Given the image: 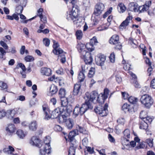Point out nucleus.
Here are the masks:
<instances>
[{"label": "nucleus", "mask_w": 155, "mask_h": 155, "mask_svg": "<svg viewBox=\"0 0 155 155\" xmlns=\"http://www.w3.org/2000/svg\"><path fill=\"white\" fill-rule=\"evenodd\" d=\"M24 59L26 62H31L34 61L35 58L32 56L28 55L25 56Z\"/></svg>", "instance_id": "45"}, {"label": "nucleus", "mask_w": 155, "mask_h": 155, "mask_svg": "<svg viewBox=\"0 0 155 155\" xmlns=\"http://www.w3.org/2000/svg\"><path fill=\"white\" fill-rule=\"evenodd\" d=\"M128 8L130 11L136 12V6L134 2L130 3L129 5Z\"/></svg>", "instance_id": "41"}, {"label": "nucleus", "mask_w": 155, "mask_h": 155, "mask_svg": "<svg viewBox=\"0 0 155 155\" xmlns=\"http://www.w3.org/2000/svg\"><path fill=\"white\" fill-rule=\"evenodd\" d=\"M50 140L45 137L44 143H41L40 140L36 136L32 137L30 140V143L33 145L39 148L43 147V149H40V155H45L46 153L49 154L51 151V148L50 145Z\"/></svg>", "instance_id": "1"}, {"label": "nucleus", "mask_w": 155, "mask_h": 155, "mask_svg": "<svg viewBox=\"0 0 155 155\" xmlns=\"http://www.w3.org/2000/svg\"><path fill=\"white\" fill-rule=\"evenodd\" d=\"M134 40L133 38L130 37L129 38L128 40V44L132 46L135 45V44L134 42Z\"/></svg>", "instance_id": "56"}, {"label": "nucleus", "mask_w": 155, "mask_h": 155, "mask_svg": "<svg viewBox=\"0 0 155 155\" xmlns=\"http://www.w3.org/2000/svg\"><path fill=\"white\" fill-rule=\"evenodd\" d=\"M0 44L5 49H7L8 48V46L4 41H1L0 42Z\"/></svg>", "instance_id": "63"}, {"label": "nucleus", "mask_w": 155, "mask_h": 155, "mask_svg": "<svg viewBox=\"0 0 155 155\" xmlns=\"http://www.w3.org/2000/svg\"><path fill=\"white\" fill-rule=\"evenodd\" d=\"M140 100L141 103L143 105L144 107L147 109H150L153 103L152 98L148 94L142 95Z\"/></svg>", "instance_id": "8"}, {"label": "nucleus", "mask_w": 155, "mask_h": 155, "mask_svg": "<svg viewBox=\"0 0 155 155\" xmlns=\"http://www.w3.org/2000/svg\"><path fill=\"white\" fill-rule=\"evenodd\" d=\"M118 10L120 13H122L126 10V7L122 3H119L117 6Z\"/></svg>", "instance_id": "32"}, {"label": "nucleus", "mask_w": 155, "mask_h": 155, "mask_svg": "<svg viewBox=\"0 0 155 155\" xmlns=\"http://www.w3.org/2000/svg\"><path fill=\"white\" fill-rule=\"evenodd\" d=\"M128 101L130 104H136V97L133 96H130L127 98Z\"/></svg>", "instance_id": "43"}, {"label": "nucleus", "mask_w": 155, "mask_h": 155, "mask_svg": "<svg viewBox=\"0 0 155 155\" xmlns=\"http://www.w3.org/2000/svg\"><path fill=\"white\" fill-rule=\"evenodd\" d=\"M95 69L94 68L91 67L89 71L87 76L89 78H92L93 77L95 73Z\"/></svg>", "instance_id": "37"}, {"label": "nucleus", "mask_w": 155, "mask_h": 155, "mask_svg": "<svg viewBox=\"0 0 155 155\" xmlns=\"http://www.w3.org/2000/svg\"><path fill=\"white\" fill-rule=\"evenodd\" d=\"M58 91L57 86L54 84L51 85L50 90V93H51L52 95L55 94Z\"/></svg>", "instance_id": "26"}, {"label": "nucleus", "mask_w": 155, "mask_h": 155, "mask_svg": "<svg viewBox=\"0 0 155 155\" xmlns=\"http://www.w3.org/2000/svg\"><path fill=\"white\" fill-rule=\"evenodd\" d=\"M105 6L104 4L101 2L97 3L95 6L93 14L96 16H100Z\"/></svg>", "instance_id": "13"}, {"label": "nucleus", "mask_w": 155, "mask_h": 155, "mask_svg": "<svg viewBox=\"0 0 155 155\" xmlns=\"http://www.w3.org/2000/svg\"><path fill=\"white\" fill-rule=\"evenodd\" d=\"M112 8L111 7L109 8V9L107 11L102 15L103 18H106L112 12Z\"/></svg>", "instance_id": "46"}, {"label": "nucleus", "mask_w": 155, "mask_h": 155, "mask_svg": "<svg viewBox=\"0 0 155 155\" xmlns=\"http://www.w3.org/2000/svg\"><path fill=\"white\" fill-rule=\"evenodd\" d=\"M66 94V91L64 88H61L58 91V95L60 98L65 97Z\"/></svg>", "instance_id": "31"}, {"label": "nucleus", "mask_w": 155, "mask_h": 155, "mask_svg": "<svg viewBox=\"0 0 155 155\" xmlns=\"http://www.w3.org/2000/svg\"><path fill=\"white\" fill-rule=\"evenodd\" d=\"M5 129L6 132V135L8 136H12L15 134L16 128L14 124L10 123L7 125Z\"/></svg>", "instance_id": "14"}, {"label": "nucleus", "mask_w": 155, "mask_h": 155, "mask_svg": "<svg viewBox=\"0 0 155 155\" xmlns=\"http://www.w3.org/2000/svg\"><path fill=\"white\" fill-rule=\"evenodd\" d=\"M110 61L112 63H114L115 61V55L114 52L111 53L109 57Z\"/></svg>", "instance_id": "54"}, {"label": "nucleus", "mask_w": 155, "mask_h": 155, "mask_svg": "<svg viewBox=\"0 0 155 155\" xmlns=\"http://www.w3.org/2000/svg\"><path fill=\"white\" fill-rule=\"evenodd\" d=\"M110 91L107 88H105L104 89V92L103 93H101L104 96V98H106L108 97V95Z\"/></svg>", "instance_id": "44"}, {"label": "nucleus", "mask_w": 155, "mask_h": 155, "mask_svg": "<svg viewBox=\"0 0 155 155\" xmlns=\"http://www.w3.org/2000/svg\"><path fill=\"white\" fill-rule=\"evenodd\" d=\"M61 105L62 107H66L68 105V99L66 97L61 98Z\"/></svg>", "instance_id": "36"}, {"label": "nucleus", "mask_w": 155, "mask_h": 155, "mask_svg": "<svg viewBox=\"0 0 155 155\" xmlns=\"http://www.w3.org/2000/svg\"><path fill=\"white\" fill-rule=\"evenodd\" d=\"M109 43L114 45V49L117 51L120 50L122 49V45L119 41V37L117 34L113 35L109 39Z\"/></svg>", "instance_id": "9"}, {"label": "nucleus", "mask_w": 155, "mask_h": 155, "mask_svg": "<svg viewBox=\"0 0 155 155\" xmlns=\"http://www.w3.org/2000/svg\"><path fill=\"white\" fill-rule=\"evenodd\" d=\"M106 56L102 54H98L95 57V61L96 64L98 66H102L104 64L106 60Z\"/></svg>", "instance_id": "15"}, {"label": "nucleus", "mask_w": 155, "mask_h": 155, "mask_svg": "<svg viewBox=\"0 0 155 155\" xmlns=\"http://www.w3.org/2000/svg\"><path fill=\"white\" fill-rule=\"evenodd\" d=\"M77 44L76 47L78 52L80 53V55L83 51H90L86 48V46L85 44H83L81 42L77 41Z\"/></svg>", "instance_id": "16"}, {"label": "nucleus", "mask_w": 155, "mask_h": 155, "mask_svg": "<svg viewBox=\"0 0 155 155\" xmlns=\"http://www.w3.org/2000/svg\"><path fill=\"white\" fill-rule=\"evenodd\" d=\"M120 71H117L115 72V77L117 82L118 83H120L122 81V79L120 75Z\"/></svg>", "instance_id": "33"}, {"label": "nucleus", "mask_w": 155, "mask_h": 155, "mask_svg": "<svg viewBox=\"0 0 155 155\" xmlns=\"http://www.w3.org/2000/svg\"><path fill=\"white\" fill-rule=\"evenodd\" d=\"M134 141H131L129 142L130 144L128 143L127 144H125V145L127 146H129L130 145L131 147H134L136 146V137H134Z\"/></svg>", "instance_id": "51"}, {"label": "nucleus", "mask_w": 155, "mask_h": 155, "mask_svg": "<svg viewBox=\"0 0 155 155\" xmlns=\"http://www.w3.org/2000/svg\"><path fill=\"white\" fill-rule=\"evenodd\" d=\"M60 77H56L55 75H53L52 76L49 78L48 79V80L50 81H54L56 83L59 82Z\"/></svg>", "instance_id": "39"}, {"label": "nucleus", "mask_w": 155, "mask_h": 155, "mask_svg": "<svg viewBox=\"0 0 155 155\" xmlns=\"http://www.w3.org/2000/svg\"><path fill=\"white\" fill-rule=\"evenodd\" d=\"M80 56L81 58L84 60L86 64H91L93 60L90 52L88 51H83Z\"/></svg>", "instance_id": "12"}, {"label": "nucleus", "mask_w": 155, "mask_h": 155, "mask_svg": "<svg viewBox=\"0 0 155 155\" xmlns=\"http://www.w3.org/2000/svg\"><path fill=\"white\" fill-rule=\"evenodd\" d=\"M64 0L67 4L68 2H69L72 5V9L66 15V19L68 21H72L74 22L78 21V12L79 10V7L76 4L77 3L76 0Z\"/></svg>", "instance_id": "3"}, {"label": "nucleus", "mask_w": 155, "mask_h": 155, "mask_svg": "<svg viewBox=\"0 0 155 155\" xmlns=\"http://www.w3.org/2000/svg\"><path fill=\"white\" fill-rule=\"evenodd\" d=\"M139 125V128L141 129L146 130L148 128V124L142 120L140 121Z\"/></svg>", "instance_id": "28"}, {"label": "nucleus", "mask_w": 155, "mask_h": 155, "mask_svg": "<svg viewBox=\"0 0 155 155\" xmlns=\"http://www.w3.org/2000/svg\"><path fill=\"white\" fill-rule=\"evenodd\" d=\"M108 138L110 142L114 143L115 142L114 138L110 134H109L108 135Z\"/></svg>", "instance_id": "60"}, {"label": "nucleus", "mask_w": 155, "mask_h": 155, "mask_svg": "<svg viewBox=\"0 0 155 155\" xmlns=\"http://www.w3.org/2000/svg\"><path fill=\"white\" fill-rule=\"evenodd\" d=\"M43 12V9L42 8H39L37 11V15L35 16H38L40 17H41L43 15L42 14V13Z\"/></svg>", "instance_id": "50"}, {"label": "nucleus", "mask_w": 155, "mask_h": 155, "mask_svg": "<svg viewBox=\"0 0 155 155\" xmlns=\"http://www.w3.org/2000/svg\"><path fill=\"white\" fill-rule=\"evenodd\" d=\"M151 2L150 1L146 2L142 6H140L137 9V11L140 12L146 11L149 10L150 6L151 5Z\"/></svg>", "instance_id": "19"}, {"label": "nucleus", "mask_w": 155, "mask_h": 155, "mask_svg": "<svg viewBox=\"0 0 155 155\" xmlns=\"http://www.w3.org/2000/svg\"><path fill=\"white\" fill-rule=\"evenodd\" d=\"M13 122L14 124H19L20 123L21 121L20 118L18 117L14 118L13 119Z\"/></svg>", "instance_id": "61"}, {"label": "nucleus", "mask_w": 155, "mask_h": 155, "mask_svg": "<svg viewBox=\"0 0 155 155\" xmlns=\"http://www.w3.org/2000/svg\"><path fill=\"white\" fill-rule=\"evenodd\" d=\"M140 139L136 135V142L138 143L137 146H136L137 149H143L147 147L146 143L144 141H142L140 142Z\"/></svg>", "instance_id": "23"}, {"label": "nucleus", "mask_w": 155, "mask_h": 155, "mask_svg": "<svg viewBox=\"0 0 155 155\" xmlns=\"http://www.w3.org/2000/svg\"><path fill=\"white\" fill-rule=\"evenodd\" d=\"M81 83H78L77 82L74 86L73 94L74 95H77L79 93L81 90Z\"/></svg>", "instance_id": "22"}, {"label": "nucleus", "mask_w": 155, "mask_h": 155, "mask_svg": "<svg viewBox=\"0 0 155 155\" xmlns=\"http://www.w3.org/2000/svg\"><path fill=\"white\" fill-rule=\"evenodd\" d=\"M135 105L132 106L127 103H124L122 107V109L126 113L129 112V113H134L135 110L134 109Z\"/></svg>", "instance_id": "17"}, {"label": "nucleus", "mask_w": 155, "mask_h": 155, "mask_svg": "<svg viewBox=\"0 0 155 155\" xmlns=\"http://www.w3.org/2000/svg\"><path fill=\"white\" fill-rule=\"evenodd\" d=\"M121 94L122 97L124 98V99H127L128 97H129V95L126 92H122Z\"/></svg>", "instance_id": "52"}, {"label": "nucleus", "mask_w": 155, "mask_h": 155, "mask_svg": "<svg viewBox=\"0 0 155 155\" xmlns=\"http://www.w3.org/2000/svg\"><path fill=\"white\" fill-rule=\"evenodd\" d=\"M42 108L45 113V119L48 120L50 118H57L61 115L62 112L59 107L55 109L51 114L50 110L48 104H45L42 105Z\"/></svg>", "instance_id": "7"}, {"label": "nucleus", "mask_w": 155, "mask_h": 155, "mask_svg": "<svg viewBox=\"0 0 155 155\" xmlns=\"http://www.w3.org/2000/svg\"><path fill=\"white\" fill-rule=\"evenodd\" d=\"M7 115V112L5 111L4 110H0V119H2L6 115Z\"/></svg>", "instance_id": "49"}, {"label": "nucleus", "mask_w": 155, "mask_h": 155, "mask_svg": "<svg viewBox=\"0 0 155 155\" xmlns=\"http://www.w3.org/2000/svg\"><path fill=\"white\" fill-rule=\"evenodd\" d=\"M98 43L96 37L94 36L90 40L89 44L93 46L94 45H96Z\"/></svg>", "instance_id": "40"}, {"label": "nucleus", "mask_w": 155, "mask_h": 155, "mask_svg": "<svg viewBox=\"0 0 155 155\" xmlns=\"http://www.w3.org/2000/svg\"><path fill=\"white\" fill-rule=\"evenodd\" d=\"M40 18L41 21L44 24H46L47 22V19L45 15H43L41 17H39Z\"/></svg>", "instance_id": "57"}, {"label": "nucleus", "mask_w": 155, "mask_h": 155, "mask_svg": "<svg viewBox=\"0 0 155 155\" xmlns=\"http://www.w3.org/2000/svg\"><path fill=\"white\" fill-rule=\"evenodd\" d=\"M86 148L87 149V151L90 154H92L94 152V148H91L90 147H86Z\"/></svg>", "instance_id": "62"}, {"label": "nucleus", "mask_w": 155, "mask_h": 155, "mask_svg": "<svg viewBox=\"0 0 155 155\" xmlns=\"http://www.w3.org/2000/svg\"><path fill=\"white\" fill-rule=\"evenodd\" d=\"M102 104H99L94 109V111L97 114H99L102 117L106 116L108 114V104L107 103H105L104 106Z\"/></svg>", "instance_id": "10"}, {"label": "nucleus", "mask_w": 155, "mask_h": 155, "mask_svg": "<svg viewBox=\"0 0 155 155\" xmlns=\"http://www.w3.org/2000/svg\"><path fill=\"white\" fill-rule=\"evenodd\" d=\"M41 73L43 75L50 76L52 74V70L49 68L42 67L40 70Z\"/></svg>", "instance_id": "21"}, {"label": "nucleus", "mask_w": 155, "mask_h": 155, "mask_svg": "<svg viewBox=\"0 0 155 155\" xmlns=\"http://www.w3.org/2000/svg\"><path fill=\"white\" fill-rule=\"evenodd\" d=\"M108 26H107L106 24H104L100 26L97 28V29L99 31H102L107 29Z\"/></svg>", "instance_id": "47"}, {"label": "nucleus", "mask_w": 155, "mask_h": 155, "mask_svg": "<svg viewBox=\"0 0 155 155\" xmlns=\"http://www.w3.org/2000/svg\"><path fill=\"white\" fill-rule=\"evenodd\" d=\"M146 113V112L145 111H141L140 113V117L142 120L145 121L148 124V123H150L152 122L153 118L152 117L148 116L147 115H145V117H143V115Z\"/></svg>", "instance_id": "18"}, {"label": "nucleus", "mask_w": 155, "mask_h": 155, "mask_svg": "<svg viewBox=\"0 0 155 155\" xmlns=\"http://www.w3.org/2000/svg\"><path fill=\"white\" fill-rule=\"evenodd\" d=\"M132 17L129 15L127 16L125 20L123 21L119 26L120 29H125L129 25L130 21L132 19Z\"/></svg>", "instance_id": "20"}, {"label": "nucleus", "mask_w": 155, "mask_h": 155, "mask_svg": "<svg viewBox=\"0 0 155 155\" xmlns=\"http://www.w3.org/2000/svg\"><path fill=\"white\" fill-rule=\"evenodd\" d=\"M50 39L47 38H44L43 39V42L44 45L46 47H48L50 44Z\"/></svg>", "instance_id": "42"}, {"label": "nucleus", "mask_w": 155, "mask_h": 155, "mask_svg": "<svg viewBox=\"0 0 155 155\" xmlns=\"http://www.w3.org/2000/svg\"><path fill=\"white\" fill-rule=\"evenodd\" d=\"M62 110L61 114L58 117V121L60 124L65 123L68 119L67 117L70 115L71 112V110L68 109L67 107H66L65 110L63 109Z\"/></svg>", "instance_id": "11"}, {"label": "nucleus", "mask_w": 155, "mask_h": 155, "mask_svg": "<svg viewBox=\"0 0 155 155\" xmlns=\"http://www.w3.org/2000/svg\"><path fill=\"white\" fill-rule=\"evenodd\" d=\"M83 33L82 31L80 30H77L75 33L76 38L77 40H81L83 37Z\"/></svg>", "instance_id": "29"}, {"label": "nucleus", "mask_w": 155, "mask_h": 155, "mask_svg": "<svg viewBox=\"0 0 155 155\" xmlns=\"http://www.w3.org/2000/svg\"><path fill=\"white\" fill-rule=\"evenodd\" d=\"M52 41L53 43L52 45L53 49L52 52L53 53L54 55L58 56V58H61V62L62 64H64L66 61L65 54L66 53L61 48H59L60 45L58 41H56L54 40H52Z\"/></svg>", "instance_id": "6"}, {"label": "nucleus", "mask_w": 155, "mask_h": 155, "mask_svg": "<svg viewBox=\"0 0 155 155\" xmlns=\"http://www.w3.org/2000/svg\"><path fill=\"white\" fill-rule=\"evenodd\" d=\"M124 137L126 140L127 142H129V140L128 139L130 137V130L127 129H125L123 132Z\"/></svg>", "instance_id": "30"}, {"label": "nucleus", "mask_w": 155, "mask_h": 155, "mask_svg": "<svg viewBox=\"0 0 155 155\" xmlns=\"http://www.w3.org/2000/svg\"><path fill=\"white\" fill-rule=\"evenodd\" d=\"M131 65L129 63H127L124 65V68L125 70L129 71L131 69Z\"/></svg>", "instance_id": "48"}, {"label": "nucleus", "mask_w": 155, "mask_h": 155, "mask_svg": "<svg viewBox=\"0 0 155 155\" xmlns=\"http://www.w3.org/2000/svg\"><path fill=\"white\" fill-rule=\"evenodd\" d=\"M28 127L30 130L32 131H36L38 127L37 121L36 120L32 121L29 124Z\"/></svg>", "instance_id": "25"}, {"label": "nucleus", "mask_w": 155, "mask_h": 155, "mask_svg": "<svg viewBox=\"0 0 155 155\" xmlns=\"http://www.w3.org/2000/svg\"><path fill=\"white\" fill-rule=\"evenodd\" d=\"M65 123L67 126L68 129H71L72 128L73 122L71 118L68 119Z\"/></svg>", "instance_id": "38"}, {"label": "nucleus", "mask_w": 155, "mask_h": 155, "mask_svg": "<svg viewBox=\"0 0 155 155\" xmlns=\"http://www.w3.org/2000/svg\"><path fill=\"white\" fill-rule=\"evenodd\" d=\"M16 132V134L18 137L20 139L24 138L26 135L25 133L23 130H21L18 129Z\"/></svg>", "instance_id": "27"}, {"label": "nucleus", "mask_w": 155, "mask_h": 155, "mask_svg": "<svg viewBox=\"0 0 155 155\" xmlns=\"http://www.w3.org/2000/svg\"><path fill=\"white\" fill-rule=\"evenodd\" d=\"M125 122L124 119L120 118L117 120V122L119 124L123 125Z\"/></svg>", "instance_id": "58"}, {"label": "nucleus", "mask_w": 155, "mask_h": 155, "mask_svg": "<svg viewBox=\"0 0 155 155\" xmlns=\"http://www.w3.org/2000/svg\"><path fill=\"white\" fill-rule=\"evenodd\" d=\"M85 78V76L83 72H81L79 73L78 76V83H81L84 81Z\"/></svg>", "instance_id": "34"}, {"label": "nucleus", "mask_w": 155, "mask_h": 155, "mask_svg": "<svg viewBox=\"0 0 155 155\" xmlns=\"http://www.w3.org/2000/svg\"><path fill=\"white\" fill-rule=\"evenodd\" d=\"M25 50V47L24 45L21 46L20 49V53L21 54H24Z\"/></svg>", "instance_id": "64"}, {"label": "nucleus", "mask_w": 155, "mask_h": 155, "mask_svg": "<svg viewBox=\"0 0 155 155\" xmlns=\"http://www.w3.org/2000/svg\"><path fill=\"white\" fill-rule=\"evenodd\" d=\"M23 10V8L22 6H18L17 8V10L18 13V15H19L20 14H21L22 12V11Z\"/></svg>", "instance_id": "59"}, {"label": "nucleus", "mask_w": 155, "mask_h": 155, "mask_svg": "<svg viewBox=\"0 0 155 155\" xmlns=\"http://www.w3.org/2000/svg\"><path fill=\"white\" fill-rule=\"evenodd\" d=\"M62 133L66 143H69L68 155H75L76 149L77 148L75 137L78 134V130H73L69 133L68 135L64 132Z\"/></svg>", "instance_id": "2"}, {"label": "nucleus", "mask_w": 155, "mask_h": 155, "mask_svg": "<svg viewBox=\"0 0 155 155\" xmlns=\"http://www.w3.org/2000/svg\"><path fill=\"white\" fill-rule=\"evenodd\" d=\"M54 130L56 131H61L62 130V128L60 125H55L54 127Z\"/></svg>", "instance_id": "55"}, {"label": "nucleus", "mask_w": 155, "mask_h": 155, "mask_svg": "<svg viewBox=\"0 0 155 155\" xmlns=\"http://www.w3.org/2000/svg\"><path fill=\"white\" fill-rule=\"evenodd\" d=\"M20 67L21 68L23 71L25 72L26 70V68L25 65L22 63H19L18 64L17 67Z\"/></svg>", "instance_id": "53"}, {"label": "nucleus", "mask_w": 155, "mask_h": 155, "mask_svg": "<svg viewBox=\"0 0 155 155\" xmlns=\"http://www.w3.org/2000/svg\"><path fill=\"white\" fill-rule=\"evenodd\" d=\"M7 112V116L10 119H13L15 115L17 114V111L15 109L8 110Z\"/></svg>", "instance_id": "24"}, {"label": "nucleus", "mask_w": 155, "mask_h": 155, "mask_svg": "<svg viewBox=\"0 0 155 155\" xmlns=\"http://www.w3.org/2000/svg\"><path fill=\"white\" fill-rule=\"evenodd\" d=\"M87 100H89V103L91 105L92 103H94V101L96 100V103L100 104H103L106 98H104V96L101 93L98 94L97 92L96 91H93L90 93L86 92L85 95Z\"/></svg>", "instance_id": "4"}, {"label": "nucleus", "mask_w": 155, "mask_h": 155, "mask_svg": "<svg viewBox=\"0 0 155 155\" xmlns=\"http://www.w3.org/2000/svg\"><path fill=\"white\" fill-rule=\"evenodd\" d=\"M84 99L85 102L83 103L81 107L79 104H77L73 110V114L75 117L78 115H82L85 112L89 109H92L93 107L92 105H91L89 103V100H87L86 97L84 96Z\"/></svg>", "instance_id": "5"}, {"label": "nucleus", "mask_w": 155, "mask_h": 155, "mask_svg": "<svg viewBox=\"0 0 155 155\" xmlns=\"http://www.w3.org/2000/svg\"><path fill=\"white\" fill-rule=\"evenodd\" d=\"M129 72L131 76L130 82L131 84H134L135 87H136V75L131 72Z\"/></svg>", "instance_id": "35"}]
</instances>
